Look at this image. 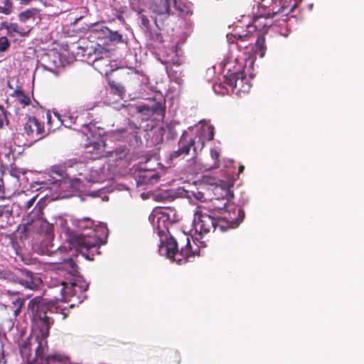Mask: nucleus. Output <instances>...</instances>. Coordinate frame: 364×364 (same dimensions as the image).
Instances as JSON below:
<instances>
[{"label":"nucleus","instance_id":"51","mask_svg":"<svg viewBox=\"0 0 364 364\" xmlns=\"http://www.w3.org/2000/svg\"><path fill=\"white\" fill-rule=\"evenodd\" d=\"M50 119H51V115H50V114L47 113V119H48V124H50Z\"/></svg>","mask_w":364,"mask_h":364},{"label":"nucleus","instance_id":"39","mask_svg":"<svg viewBox=\"0 0 364 364\" xmlns=\"http://www.w3.org/2000/svg\"><path fill=\"white\" fill-rule=\"evenodd\" d=\"M250 32H245V33H243V34H241L237 31H235V34H234V37L236 38H238V39H245V38H249L250 36Z\"/></svg>","mask_w":364,"mask_h":364},{"label":"nucleus","instance_id":"33","mask_svg":"<svg viewBox=\"0 0 364 364\" xmlns=\"http://www.w3.org/2000/svg\"><path fill=\"white\" fill-rule=\"evenodd\" d=\"M210 156H211V158L214 160V165L212 167H210V168H218L219 166L218 162H219V156H220L218 151L215 149H212L210 151Z\"/></svg>","mask_w":364,"mask_h":364},{"label":"nucleus","instance_id":"2","mask_svg":"<svg viewBox=\"0 0 364 364\" xmlns=\"http://www.w3.org/2000/svg\"><path fill=\"white\" fill-rule=\"evenodd\" d=\"M83 133L87 136L88 143L85 145L86 158L89 159L87 163L78 161L77 163V172L79 178L88 182L95 183L99 178V169L92 165V161L103 157H107L112 151L106 150L107 145L105 140V132L103 129L89 124L83 125Z\"/></svg>","mask_w":364,"mask_h":364},{"label":"nucleus","instance_id":"4","mask_svg":"<svg viewBox=\"0 0 364 364\" xmlns=\"http://www.w3.org/2000/svg\"><path fill=\"white\" fill-rule=\"evenodd\" d=\"M56 270L63 277L60 284L62 300L65 302L77 300L82 302L85 298L84 293L88 289V284L79 274L78 268L73 259L68 258L57 264Z\"/></svg>","mask_w":364,"mask_h":364},{"label":"nucleus","instance_id":"41","mask_svg":"<svg viewBox=\"0 0 364 364\" xmlns=\"http://www.w3.org/2000/svg\"><path fill=\"white\" fill-rule=\"evenodd\" d=\"M208 140L211 141L214 138V127L213 125H209L208 127Z\"/></svg>","mask_w":364,"mask_h":364},{"label":"nucleus","instance_id":"19","mask_svg":"<svg viewBox=\"0 0 364 364\" xmlns=\"http://www.w3.org/2000/svg\"><path fill=\"white\" fill-rule=\"evenodd\" d=\"M155 217L156 218V226L159 232H162L167 230V225L170 223L168 214L166 211L161 210L157 213Z\"/></svg>","mask_w":364,"mask_h":364},{"label":"nucleus","instance_id":"5","mask_svg":"<svg viewBox=\"0 0 364 364\" xmlns=\"http://www.w3.org/2000/svg\"><path fill=\"white\" fill-rule=\"evenodd\" d=\"M92 53L95 55L93 58V67L97 70L99 73L104 75L110 87V95H114V80H112V73L114 72V53L111 49L103 47L98 53L95 48L92 47L83 49L82 55H88L90 57Z\"/></svg>","mask_w":364,"mask_h":364},{"label":"nucleus","instance_id":"24","mask_svg":"<svg viewBox=\"0 0 364 364\" xmlns=\"http://www.w3.org/2000/svg\"><path fill=\"white\" fill-rule=\"evenodd\" d=\"M7 34L11 36L13 32L20 34L21 36H27L29 31H24L17 23H9L7 28Z\"/></svg>","mask_w":364,"mask_h":364},{"label":"nucleus","instance_id":"47","mask_svg":"<svg viewBox=\"0 0 364 364\" xmlns=\"http://www.w3.org/2000/svg\"><path fill=\"white\" fill-rule=\"evenodd\" d=\"M122 35L119 34L117 31H115V40L122 41Z\"/></svg>","mask_w":364,"mask_h":364},{"label":"nucleus","instance_id":"18","mask_svg":"<svg viewBox=\"0 0 364 364\" xmlns=\"http://www.w3.org/2000/svg\"><path fill=\"white\" fill-rule=\"evenodd\" d=\"M19 174L20 171H18L16 168H11L9 174H7L4 171V167L0 166V196H3L5 193L4 180L6 179V178H7L9 176L18 181L20 176Z\"/></svg>","mask_w":364,"mask_h":364},{"label":"nucleus","instance_id":"8","mask_svg":"<svg viewBox=\"0 0 364 364\" xmlns=\"http://www.w3.org/2000/svg\"><path fill=\"white\" fill-rule=\"evenodd\" d=\"M205 210L204 206L197 207L193 221L196 231L201 235L219 230V223H220V218H215L204 212Z\"/></svg>","mask_w":364,"mask_h":364},{"label":"nucleus","instance_id":"23","mask_svg":"<svg viewBox=\"0 0 364 364\" xmlns=\"http://www.w3.org/2000/svg\"><path fill=\"white\" fill-rule=\"evenodd\" d=\"M0 3L3 5H0V14L10 15L13 12L14 6L11 0H0Z\"/></svg>","mask_w":364,"mask_h":364},{"label":"nucleus","instance_id":"3","mask_svg":"<svg viewBox=\"0 0 364 364\" xmlns=\"http://www.w3.org/2000/svg\"><path fill=\"white\" fill-rule=\"evenodd\" d=\"M63 311V308L59 305L58 299L56 301H47L41 296H36L28 302V313L31 315L33 328L38 331V334L36 338V341L38 343L36 348L37 358L43 356L44 346L46 344V339L49 335L50 326L54 321L48 314H63L62 318L65 319L66 314Z\"/></svg>","mask_w":364,"mask_h":364},{"label":"nucleus","instance_id":"7","mask_svg":"<svg viewBox=\"0 0 364 364\" xmlns=\"http://www.w3.org/2000/svg\"><path fill=\"white\" fill-rule=\"evenodd\" d=\"M2 274L5 279L31 291L38 290L42 284V279L38 274L26 268L20 269L16 272L7 271Z\"/></svg>","mask_w":364,"mask_h":364},{"label":"nucleus","instance_id":"29","mask_svg":"<svg viewBox=\"0 0 364 364\" xmlns=\"http://www.w3.org/2000/svg\"><path fill=\"white\" fill-rule=\"evenodd\" d=\"M8 124L7 112L2 105H0V129L2 128L4 124L7 125Z\"/></svg>","mask_w":364,"mask_h":364},{"label":"nucleus","instance_id":"52","mask_svg":"<svg viewBox=\"0 0 364 364\" xmlns=\"http://www.w3.org/2000/svg\"><path fill=\"white\" fill-rule=\"evenodd\" d=\"M121 187H122V186L120 184L115 185V189L122 190Z\"/></svg>","mask_w":364,"mask_h":364},{"label":"nucleus","instance_id":"40","mask_svg":"<svg viewBox=\"0 0 364 364\" xmlns=\"http://www.w3.org/2000/svg\"><path fill=\"white\" fill-rule=\"evenodd\" d=\"M141 23L146 28L149 27V21L148 18L144 15L140 16Z\"/></svg>","mask_w":364,"mask_h":364},{"label":"nucleus","instance_id":"13","mask_svg":"<svg viewBox=\"0 0 364 364\" xmlns=\"http://www.w3.org/2000/svg\"><path fill=\"white\" fill-rule=\"evenodd\" d=\"M138 112L162 119L165 116V107L159 102L152 101L150 105L143 104L136 107Z\"/></svg>","mask_w":364,"mask_h":364},{"label":"nucleus","instance_id":"36","mask_svg":"<svg viewBox=\"0 0 364 364\" xmlns=\"http://www.w3.org/2000/svg\"><path fill=\"white\" fill-rule=\"evenodd\" d=\"M183 155H185L184 153H182V151H181V149H178V150L176 151H173L171 154H170V159L171 160H173V159H176Z\"/></svg>","mask_w":364,"mask_h":364},{"label":"nucleus","instance_id":"25","mask_svg":"<svg viewBox=\"0 0 364 364\" xmlns=\"http://www.w3.org/2000/svg\"><path fill=\"white\" fill-rule=\"evenodd\" d=\"M159 175L152 172H147L144 175L139 176V181L144 183H151L153 181H157L159 179Z\"/></svg>","mask_w":364,"mask_h":364},{"label":"nucleus","instance_id":"21","mask_svg":"<svg viewBox=\"0 0 364 364\" xmlns=\"http://www.w3.org/2000/svg\"><path fill=\"white\" fill-rule=\"evenodd\" d=\"M266 49L265 38L263 36L260 35L257 37L255 43V53L259 55V58H263L265 55Z\"/></svg>","mask_w":364,"mask_h":364},{"label":"nucleus","instance_id":"45","mask_svg":"<svg viewBox=\"0 0 364 364\" xmlns=\"http://www.w3.org/2000/svg\"><path fill=\"white\" fill-rule=\"evenodd\" d=\"M12 309H13L14 315L15 316H17L21 313L22 307L13 308Z\"/></svg>","mask_w":364,"mask_h":364},{"label":"nucleus","instance_id":"32","mask_svg":"<svg viewBox=\"0 0 364 364\" xmlns=\"http://www.w3.org/2000/svg\"><path fill=\"white\" fill-rule=\"evenodd\" d=\"M170 51L174 54V57L173 58H171L170 59H167L166 60V62L167 63H173L174 65H180V63L178 62V58H177V55H178V53H177V48H170Z\"/></svg>","mask_w":364,"mask_h":364},{"label":"nucleus","instance_id":"43","mask_svg":"<svg viewBox=\"0 0 364 364\" xmlns=\"http://www.w3.org/2000/svg\"><path fill=\"white\" fill-rule=\"evenodd\" d=\"M152 38L159 43H162L164 41L163 36L160 33H156L155 36H152Z\"/></svg>","mask_w":364,"mask_h":364},{"label":"nucleus","instance_id":"48","mask_svg":"<svg viewBox=\"0 0 364 364\" xmlns=\"http://www.w3.org/2000/svg\"><path fill=\"white\" fill-rule=\"evenodd\" d=\"M8 26H9V23H6V22H3L1 23L0 29H1V28L7 29Z\"/></svg>","mask_w":364,"mask_h":364},{"label":"nucleus","instance_id":"35","mask_svg":"<svg viewBox=\"0 0 364 364\" xmlns=\"http://www.w3.org/2000/svg\"><path fill=\"white\" fill-rule=\"evenodd\" d=\"M25 299L22 298H16L11 301V308L22 307L24 304Z\"/></svg>","mask_w":364,"mask_h":364},{"label":"nucleus","instance_id":"20","mask_svg":"<svg viewBox=\"0 0 364 364\" xmlns=\"http://www.w3.org/2000/svg\"><path fill=\"white\" fill-rule=\"evenodd\" d=\"M154 11L159 15L170 14V0H157Z\"/></svg>","mask_w":364,"mask_h":364},{"label":"nucleus","instance_id":"37","mask_svg":"<svg viewBox=\"0 0 364 364\" xmlns=\"http://www.w3.org/2000/svg\"><path fill=\"white\" fill-rule=\"evenodd\" d=\"M36 198H37V196H33V198H31L30 200H28L26 203L25 206H24L25 210H28L30 208H31V207L33 205V204L36 200Z\"/></svg>","mask_w":364,"mask_h":364},{"label":"nucleus","instance_id":"22","mask_svg":"<svg viewBox=\"0 0 364 364\" xmlns=\"http://www.w3.org/2000/svg\"><path fill=\"white\" fill-rule=\"evenodd\" d=\"M12 96L16 97V100L24 107L30 104V98L26 95L24 92L19 89H16L14 91Z\"/></svg>","mask_w":364,"mask_h":364},{"label":"nucleus","instance_id":"10","mask_svg":"<svg viewBox=\"0 0 364 364\" xmlns=\"http://www.w3.org/2000/svg\"><path fill=\"white\" fill-rule=\"evenodd\" d=\"M77 163L78 161L76 160H68L65 162V178L61 179L52 180L50 184L52 185L51 189H63L66 187L68 183H70L71 186H75L76 183H81L82 178H78L77 172Z\"/></svg>","mask_w":364,"mask_h":364},{"label":"nucleus","instance_id":"34","mask_svg":"<svg viewBox=\"0 0 364 364\" xmlns=\"http://www.w3.org/2000/svg\"><path fill=\"white\" fill-rule=\"evenodd\" d=\"M11 214V210L6 206H0V218L9 219Z\"/></svg>","mask_w":364,"mask_h":364},{"label":"nucleus","instance_id":"14","mask_svg":"<svg viewBox=\"0 0 364 364\" xmlns=\"http://www.w3.org/2000/svg\"><path fill=\"white\" fill-rule=\"evenodd\" d=\"M224 82L232 89H237L241 91L244 87V81L246 80V75L243 70L226 74Z\"/></svg>","mask_w":364,"mask_h":364},{"label":"nucleus","instance_id":"38","mask_svg":"<svg viewBox=\"0 0 364 364\" xmlns=\"http://www.w3.org/2000/svg\"><path fill=\"white\" fill-rule=\"evenodd\" d=\"M30 348V343L28 341L23 342L20 345V350L21 353H25L27 349Z\"/></svg>","mask_w":364,"mask_h":364},{"label":"nucleus","instance_id":"12","mask_svg":"<svg viewBox=\"0 0 364 364\" xmlns=\"http://www.w3.org/2000/svg\"><path fill=\"white\" fill-rule=\"evenodd\" d=\"M23 134L26 135L31 143L38 141L46 135L43 124L34 117H28L23 125Z\"/></svg>","mask_w":364,"mask_h":364},{"label":"nucleus","instance_id":"11","mask_svg":"<svg viewBox=\"0 0 364 364\" xmlns=\"http://www.w3.org/2000/svg\"><path fill=\"white\" fill-rule=\"evenodd\" d=\"M41 231L43 238L41 242L39 251L42 255H50L60 250V246L55 245L53 243L54 226L53 224L47 222L43 223L41 225Z\"/></svg>","mask_w":364,"mask_h":364},{"label":"nucleus","instance_id":"26","mask_svg":"<svg viewBox=\"0 0 364 364\" xmlns=\"http://www.w3.org/2000/svg\"><path fill=\"white\" fill-rule=\"evenodd\" d=\"M55 115L58 117V120L60 122L61 124L64 125L65 127L70 128L73 124L75 123V119L73 116H63L61 118L59 114L55 113Z\"/></svg>","mask_w":364,"mask_h":364},{"label":"nucleus","instance_id":"17","mask_svg":"<svg viewBox=\"0 0 364 364\" xmlns=\"http://www.w3.org/2000/svg\"><path fill=\"white\" fill-rule=\"evenodd\" d=\"M39 10L36 8H30L18 14V19L22 23H26L31 21H34Z\"/></svg>","mask_w":364,"mask_h":364},{"label":"nucleus","instance_id":"6","mask_svg":"<svg viewBox=\"0 0 364 364\" xmlns=\"http://www.w3.org/2000/svg\"><path fill=\"white\" fill-rule=\"evenodd\" d=\"M183 242H186V246L178 250L177 242L171 236L161 242L159 252L161 255L166 256L177 264H181L186 262L189 257L195 255V252L192 250L189 237L183 235Z\"/></svg>","mask_w":364,"mask_h":364},{"label":"nucleus","instance_id":"30","mask_svg":"<svg viewBox=\"0 0 364 364\" xmlns=\"http://www.w3.org/2000/svg\"><path fill=\"white\" fill-rule=\"evenodd\" d=\"M113 188H104L102 189H100L98 191V196L102 198L104 201H107L109 200V196H107V193H112L113 191Z\"/></svg>","mask_w":364,"mask_h":364},{"label":"nucleus","instance_id":"53","mask_svg":"<svg viewBox=\"0 0 364 364\" xmlns=\"http://www.w3.org/2000/svg\"><path fill=\"white\" fill-rule=\"evenodd\" d=\"M117 18H118L120 21L124 22V18H123V17H122V15H119V16H117Z\"/></svg>","mask_w":364,"mask_h":364},{"label":"nucleus","instance_id":"16","mask_svg":"<svg viewBox=\"0 0 364 364\" xmlns=\"http://www.w3.org/2000/svg\"><path fill=\"white\" fill-rule=\"evenodd\" d=\"M296 5L294 3L292 5H287L285 3L282 4L280 7L277 10L272 9V11H268L265 14V17L268 18H274L277 14H282L283 16H287L289 14L294 11Z\"/></svg>","mask_w":364,"mask_h":364},{"label":"nucleus","instance_id":"31","mask_svg":"<svg viewBox=\"0 0 364 364\" xmlns=\"http://www.w3.org/2000/svg\"><path fill=\"white\" fill-rule=\"evenodd\" d=\"M10 46L11 43L6 36L0 37V52H5Z\"/></svg>","mask_w":364,"mask_h":364},{"label":"nucleus","instance_id":"9","mask_svg":"<svg viewBox=\"0 0 364 364\" xmlns=\"http://www.w3.org/2000/svg\"><path fill=\"white\" fill-rule=\"evenodd\" d=\"M223 208L225 210L219 223V231L221 232L237 227L245 218V212L240 206L225 203Z\"/></svg>","mask_w":364,"mask_h":364},{"label":"nucleus","instance_id":"1","mask_svg":"<svg viewBox=\"0 0 364 364\" xmlns=\"http://www.w3.org/2000/svg\"><path fill=\"white\" fill-rule=\"evenodd\" d=\"M61 231L68 242L79 250L87 259L92 260L90 255L100 254L99 247L104 245L108 230L104 223L99 225L89 218L60 219Z\"/></svg>","mask_w":364,"mask_h":364},{"label":"nucleus","instance_id":"50","mask_svg":"<svg viewBox=\"0 0 364 364\" xmlns=\"http://www.w3.org/2000/svg\"><path fill=\"white\" fill-rule=\"evenodd\" d=\"M222 209H223L222 208H220V207H218V206H215V205H214V206L213 207V210L220 211Z\"/></svg>","mask_w":364,"mask_h":364},{"label":"nucleus","instance_id":"28","mask_svg":"<svg viewBox=\"0 0 364 364\" xmlns=\"http://www.w3.org/2000/svg\"><path fill=\"white\" fill-rule=\"evenodd\" d=\"M42 213V205L38 203L34 207L33 210L30 213L28 217L31 218V221H33L36 219L39 218Z\"/></svg>","mask_w":364,"mask_h":364},{"label":"nucleus","instance_id":"27","mask_svg":"<svg viewBox=\"0 0 364 364\" xmlns=\"http://www.w3.org/2000/svg\"><path fill=\"white\" fill-rule=\"evenodd\" d=\"M102 36H100L102 38H105L104 45H108V42L114 41V33L109 29L107 27H103L101 29Z\"/></svg>","mask_w":364,"mask_h":364},{"label":"nucleus","instance_id":"42","mask_svg":"<svg viewBox=\"0 0 364 364\" xmlns=\"http://www.w3.org/2000/svg\"><path fill=\"white\" fill-rule=\"evenodd\" d=\"M124 92V87L115 85V95L118 94L121 97V98L123 99Z\"/></svg>","mask_w":364,"mask_h":364},{"label":"nucleus","instance_id":"15","mask_svg":"<svg viewBox=\"0 0 364 364\" xmlns=\"http://www.w3.org/2000/svg\"><path fill=\"white\" fill-rule=\"evenodd\" d=\"M195 144V139L191 136L187 131L183 132L178 142V148L181 149V151H182V153H184L185 155H188L190 153L191 148L196 151V147L194 146Z\"/></svg>","mask_w":364,"mask_h":364},{"label":"nucleus","instance_id":"44","mask_svg":"<svg viewBox=\"0 0 364 364\" xmlns=\"http://www.w3.org/2000/svg\"><path fill=\"white\" fill-rule=\"evenodd\" d=\"M0 364H6V359L4 350H0Z\"/></svg>","mask_w":364,"mask_h":364},{"label":"nucleus","instance_id":"46","mask_svg":"<svg viewBox=\"0 0 364 364\" xmlns=\"http://www.w3.org/2000/svg\"><path fill=\"white\" fill-rule=\"evenodd\" d=\"M6 294L9 296L18 295L20 294L19 291H13V290H7Z\"/></svg>","mask_w":364,"mask_h":364},{"label":"nucleus","instance_id":"54","mask_svg":"<svg viewBox=\"0 0 364 364\" xmlns=\"http://www.w3.org/2000/svg\"><path fill=\"white\" fill-rule=\"evenodd\" d=\"M105 102L107 103L108 105H111L112 104V102H111V99H107L105 101Z\"/></svg>","mask_w":364,"mask_h":364},{"label":"nucleus","instance_id":"49","mask_svg":"<svg viewBox=\"0 0 364 364\" xmlns=\"http://www.w3.org/2000/svg\"><path fill=\"white\" fill-rule=\"evenodd\" d=\"M244 169H245V166L243 165H240L239 166V170H238L239 173H241L242 172H243Z\"/></svg>","mask_w":364,"mask_h":364}]
</instances>
